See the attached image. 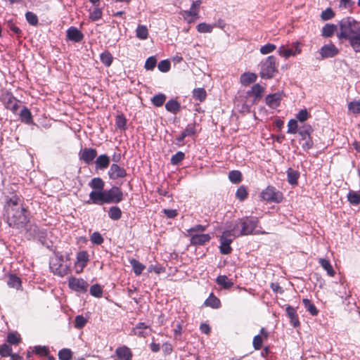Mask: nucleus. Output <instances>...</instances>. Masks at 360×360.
Masks as SVG:
<instances>
[{
	"label": "nucleus",
	"instance_id": "16",
	"mask_svg": "<svg viewBox=\"0 0 360 360\" xmlns=\"http://www.w3.org/2000/svg\"><path fill=\"white\" fill-rule=\"evenodd\" d=\"M338 53V49L333 44H325L319 51V53L323 58L334 57Z\"/></svg>",
	"mask_w": 360,
	"mask_h": 360
},
{
	"label": "nucleus",
	"instance_id": "60",
	"mask_svg": "<svg viewBox=\"0 0 360 360\" xmlns=\"http://www.w3.org/2000/svg\"><path fill=\"white\" fill-rule=\"evenodd\" d=\"M298 125L297 120L294 119L290 120L288 124V134H296L298 133L297 129Z\"/></svg>",
	"mask_w": 360,
	"mask_h": 360
},
{
	"label": "nucleus",
	"instance_id": "55",
	"mask_svg": "<svg viewBox=\"0 0 360 360\" xmlns=\"http://www.w3.org/2000/svg\"><path fill=\"white\" fill-rule=\"evenodd\" d=\"M33 352L40 356H48L49 353H50L49 349L46 346H36Z\"/></svg>",
	"mask_w": 360,
	"mask_h": 360
},
{
	"label": "nucleus",
	"instance_id": "26",
	"mask_svg": "<svg viewBox=\"0 0 360 360\" xmlns=\"http://www.w3.org/2000/svg\"><path fill=\"white\" fill-rule=\"evenodd\" d=\"M181 108V106L180 103L175 99H170L165 104L166 110L174 115L180 111Z\"/></svg>",
	"mask_w": 360,
	"mask_h": 360
},
{
	"label": "nucleus",
	"instance_id": "24",
	"mask_svg": "<svg viewBox=\"0 0 360 360\" xmlns=\"http://www.w3.org/2000/svg\"><path fill=\"white\" fill-rule=\"evenodd\" d=\"M201 1L200 0L195 1L192 3L190 10L184 11L183 16L184 18H187L188 17H196L199 18V8L200 6Z\"/></svg>",
	"mask_w": 360,
	"mask_h": 360
},
{
	"label": "nucleus",
	"instance_id": "48",
	"mask_svg": "<svg viewBox=\"0 0 360 360\" xmlns=\"http://www.w3.org/2000/svg\"><path fill=\"white\" fill-rule=\"evenodd\" d=\"M207 226L196 224L187 230L188 235L191 237L192 234L200 233L207 229Z\"/></svg>",
	"mask_w": 360,
	"mask_h": 360
},
{
	"label": "nucleus",
	"instance_id": "25",
	"mask_svg": "<svg viewBox=\"0 0 360 360\" xmlns=\"http://www.w3.org/2000/svg\"><path fill=\"white\" fill-rule=\"evenodd\" d=\"M204 305L212 309H219L221 307V301L212 292L204 302Z\"/></svg>",
	"mask_w": 360,
	"mask_h": 360
},
{
	"label": "nucleus",
	"instance_id": "50",
	"mask_svg": "<svg viewBox=\"0 0 360 360\" xmlns=\"http://www.w3.org/2000/svg\"><path fill=\"white\" fill-rule=\"evenodd\" d=\"M25 18L27 22L33 26H37L39 23L37 15L31 11H27L25 13Z\"/></svg>",
	"mask_w": 360,
	"mask_h": 360
},
{
	"label": "nucleus",
	"instance_id": "29",
	"mask_svg": "<svg viewBox=\"0 0 360 360\" xmlns=\"http://www.w3.org/2000/svg\"><path fill=\"white\" fill-rule=\"evenodd\" d=\"M257 79V75L252 72H245L240 75V80L243 86H248L255 82Z\"/></svg>",
	"mask_w": 360,
	"mask_h": 360
},
{
	"label": "nucleus",
	"instance_id": "1",
	"mask_svg": "<svg viewBox=\"0 0 360 360\" xmlns=\"http://www.w3.org/2000/svg\"><path fill=\"white\" fill-rule=\"evenodd\" d=\"M4 215L8 225L22 231L30 222V212L24 205V199L16 194L5 196Z\"/></svg>",
	"mask_w": 360,
	"mask_h": 360
},
{
	"label": "nucleus",
	"instance_id": "10",
	"mask_svg": "<svg viewBox=\"0 0 360 360\" xmlns=\"http://www.w3.org/2000/svg\"><path fill=\"white\" fill-rule=\"evenodd\" d=\"M106 204H117L124 199L122 189L117 186H112L109 190H105Z\"/></svg>",
	"mask_w": 360,
	"mask_h": 360
},
{
	"label": "nucleus",
	"instance_id": "53",
	"mask_svg": "<svg viewBox=\"0 0 360 360\" xmlns=\"http://www.w3.org/2000/svg\"><path fill=\"white\" fill-rule=\"evenodd\" d=\"M184 158L185 154L181 151H179L172 156L170 162L173 165H177L184 159Z\"/></svg>",
	"mask_w": 360,
	"mask_h": 360
},
{
	"label": "nucleus",
	"instance_id": "43",
	"mask_svg": "<svg viewBox=\"0 0 360 360\" xmlns=\"http://www.w3.org/2000/svg\"><path fill=\"white\" fill-rule=\"evenodd\" d=\"M77 261L78 263L81 264L82 268L85 267L89 262L88 252L84 250L79 251V252H77Z\"/></svg>",
	"mask_w": 360,
	"mask_h": 360
},
{
	"label": "nucleus",
	"instance_id": "33",
	"mask_svg": "<svg viewBox=\"0 0 360 360\" xmlns=\"http://www.w3.org/2000/svg\"><path fill=\"white\" fill-rule=\"evenodd\" d=\"M216 283L224 289H229L233 285V283L225 275H219L216 279Z\"/></svg>",
	"mask_w": 360,
	"mask_h": 360
},
{
	"label": "nucleus",
	"instance_id": "8",
	"mask_svg": "<svg viewBox=\"0 0 360 360\" xmlns=\"http://www.w3.org/2000/svg\"><path fill=\"white\" fill-rule=\"evenodd\" d=\"M260 197L267 202H280L282 201L283 193L278 191L274 186H268L260 193Z\"/></svg>",
	"mask_w": 360,
	"mask_h": 360
},
{
	"label": "nucleus",
	"instance_id": "35",
	"mask_svg": "<svg viewBox=\"0 0 360 360\" xmlns=\"http://www.w3.org/2000/svg\"><path fill=\"white\" fill-rule=\"evenodd\" d=\"M288 181L290 185H296L297 184V179L300 176L298 171L288 168L287 170Z\"/></svg>",
	"mask_w": 360,
	"mask_h": 360
},
{
	"label": "nucleus",
	"instance_id": "15",
	"mask_svg": "<svg viewBox=\"0 0 360 360\" xmlns=\"http://www.w3.org/2000/svg\"><path fill=\"white\" fill-rule=\"evenodd\" d=\"M132 352L125 345L118 347L115 349V360H132Z\"/></svg>",
	"mask_w": 360,
	"mask_h": 360
},
{
	"label": "nucleus",
	"instance_id": "37",
	"mask_svg": "<svg viewBox=\"0 0 360 360\" xmlns=\"http://www.w3.org/2000/svg\"><path fill=\"white\" fill-rule=\"evenodd\" d=\"M302 303L309 313L312 316H317L319 314V310L316 307V306L309 300L304 298L302 300Z\"/></svg>",
	"mask_w": 360,
	"mask_h": 360
},
{
	"label": "nucleus",
	"instance_id": "9",
	"mask_svg": "<svg viewBox=\"0 0 360 360\" xmlns=\"http://www.w3.org/2000/svg\"><path fill=\"white\" fill-rule=\"evenodd\" d=\"M229 229L223 231L221 236H220V252L223 255H229L232 252V248L231 247V243L233 241V232L231 226H229Z\"/></svg>",
	"mask_w": 360,
	"mask_h": 360
},
{
	"label": "nucleus",
	"instance_id": "4",
	"mask_svg": "<svg viewBox=\"0 0 360 360\" xmlns=\"http://www.w3.org/2000/svg\"><path fill=\"white\" fill-rule=\"evenodd\" d=\"M277 72L276 58L275 56H268L261 62L259 75L262 79H271Z\"/></svg>",
	"mask_w": 360,
	"mask_h": 360
},
{
	"label": "nucleus",
	"instance_id": "58",
	"mask_svg": "<svg viewBox=\"0 0 360 360\" xmlns=\"http://www.w3.org/2000/svg\"><path fill=\"white\" fill-rule=\"evenodd\" d=\"M102 10L98 6H95L94 10L90 12L89 18L92 21H96L102 18Z\"/></svg>",
	"mask_w": 360,
	"mask_h": 360
},
{
	"label": "nucleus",
	"instance_id": "13",
	"mask_svg": "<svg viewBox=\"0 0 360 360\" xmlns=\"http://www.w3.org/2000/svg\"><path fill=\"white\" fill-rule=\"evenodd\" d=\"M5 107L11 110L13 113H17L20 108V101L15 98L11 94L7 93L4 96Z\"/></svg>",
	"mask_w": 360,
	"mask_h": 360
},
{
	"label": "nucleus",
	"instance_id": "51",
	"mask_svg": "<svg viewBox=\"0 0 360 360\" xmlns=\"http://www.w3.org/2000/svg\"><path fill=\"white\" fill-rule=\"evenodd\" d=\"M214 25L201 22L197 25V30L200 33H210L212 32Z\"/></svg>",
	"mask_w": 360,
	"mask_h": 360
},
{
	"label": "nucleus",
	"instance_id": "42",
	"mask_svg": "<svg viewBox=\"0 0 360 360\" xmlns=\"http://www.w3.org/2000/svg\"><path fill=\"white\" fill-rule=\"evenodd\" d=\"M347 200L352 205H358L360 204V194L354 191H349L347 194Z\"/></svg>",
	"mask_w": 360,
	"mask_h": 360
},
{
	"label": "nucleus",
	"instance_id": "31",
	"mask_svg": "<svg viewBox=\"0 0 360 360\" xmlns=\"http://www.w3.org/2000/svg\"><path fill=\"white\" fill-rule=\"evenodd\" d=\"M7 285L10 288L19 290L22 286L21 279L15 274H10L7 281Z\"/></svg>",
	"mask_w": 360,
	"mask_h": 360
},
{
	"label": "nucleus",
	"instance_id": "64",
	"mask_svg": "<svg viewBox=\"0 0 360 360\" xmlns=\"http://www.w3.org/2000/svg\"><path fill=\"white\" fill-rule=\"evenodd\" d=\"M170 62L167 60H161L158 65V68L162 72H167L170 70Z\"/></svg>",
	"mask_w": 360,
	"mask_h": 360
},
{
	"label": "nucleus",
	"instance_id": "27",
	"mask_svg": "<svg viewBox=\"0 0 360 360\" xmlns=\"http://www.w3.org/2000/svg\"><path fill=\"white\" fill-rule=\"evenodd\" d=\"M20 118L22 122L27 124L33 123V118L30 110L25 106H23L22 109L20 112Z\"/></svg>",
	"mask_w": 360,
	"mask_h": 360
},
{
	"label": "nucleus",
	"instance_id": "11",
	"mask_svg": "<svg viewBox=\"0 0 360 360\" xmlns=\"http://www.w3.org/2000/svg\"><path fill=\"white\" fill-rule=\"evenodd\" d=\"M68 286L77 292L85 293L87 292L89 284L83 278L72 276L68 279Z\"/></svg>",
	"mask_w": 360,
	"mask_h": 360
},
{
	"label": "nucleus",
	"instance_id": "62",
	"mask_svg": "<svg viewBox=\"0 0 360 360\" xmlns=\"http://www.w3.org/2000/svg\"><path fill=\"white\" fill-rule=\"evenodd\" d=\"M12 352V348L9 345L3 344L0 345V355L3 357L9 356Z\"/></svg>",
	"mask_w": 360,
	"mask_h": 360
},
{
	"label": "nucleus",
	"instance_id": "20",
	"mask_svg": "<svg viewBox=\"0 0 360 360\" xmlns=\"http://www.w3.org/2000/svg\"><path fill=\"white\" fill-rule=\"evenodd\" d=\"M281 99V94L280 93L271 94L267 95L265 98L266 104L269 108L276 109L280 105Z\"/></svg>",
	"mask_w": 360,
	"mask_h": 360
},
{
	"label": "nucleus",
	"instance_id": "38",
	"mask_svg": "<svg viewBox=\"0 0 360 360\" xmlns=\"http://www.w3.org/2000/svg\"><path fill=\"white\" fill-rule=\"evenodd\" d=\"M108 217L112 220H119L122 217V211L117 206H112L109 208Z\"/></svg>",
	"mask_w": 360,
	"mask_h": 360
},
{
	"label": "nucleus",
	"instance_id": "7",
	"mask_svg": "<svg viewBox=\"0 0 360 360\" xmlns=\"http://www.w3.org/2000/svg\"><path fill=\"white\" fill-rule=\"evenodd\" d=\"M311 131L312 129L310 125L303 126L298 130V134L301 136L300 143L302 145V148L304 151L309 150L314 146V142L311 136Z\"/></svg>",
	"mask_w": 360,
	"mask_h": 360
},
{
	"label": "nucleus",
	"instance_id": "21",
	"mask_svg": "<svg viewBox=\"0 0 360 360\" xmlns=\"http://www.w3.org/2000/svg\"><path fill=\"white\" fill-rule=\"evenodd\" d=\"M285 312L292 326L295 328L300 326V323L295 308L290 305H288L285 308Z\"/></svg>",
	"mask_w": 360,
	"mask_h": 360
},
{
	"label": "nucleus",
	"instance_id": "46",
	"mask_svg": "<svg viewBox=\"0 0 360 360\" xmlns=\"http://www.w3.org/2000/svg\"><path fill=\"white\" fill-rule=\"evenodd\" d=\"M229 179L233 184H239L242 181V174L238 170H232L229 173Z\"/></svg>",
	"mask_w": 360,
	"mask_h": 360
},
{
	"label": "nucleus",
	"instance_id": "47",
	"mask_svg": "<svg viewBox=\"0 0 360 360\" xmlns=\"http://www.w3.org/2000/svg\"><path fill=\"white\" fill-rule=\"evenodd\" d=\"M58 355L60 360H71L72 358V352L70 349L64 348L58 352Z\"/></svg>",
	"mask_w": 360,
	"mask_h": 360
},
{
	"label": "nucleus",
	"instance_id": "32",
	"mask_svg": "<svg viewBox=\"0 0 360 360\" xmlns=\"http://www.w3.org/2000/svg\"><path fill=\"white\" fill-rule=\"evenodd\" d=\"M319 264L322 266L323 269L327 271L328 276L333 277L335 274V271L333 269L330 261L328 259L324 258H320L319 259Z\"/></svg>",
	"mask_w": 360,
	"mask_h": 360
},
{
	"label": "nucleus",
	"instance_id": "17",
	"mask_svg": "<svg viewBox=\"0 0 360 360\" xmlns=\"http://www.w3.org/2000/svg\"><path fill=\"white\" fill-rule=\"evenodd\" d=\"M66 37L68 40L78 43L84 39V34L77 27L71 26L66 31Z\"/></svg>",
	"mask_w": 360,
	"mask_h": 360
},
{
	"label": "nucleus",
	"instance_id": "12",
	"mask_svg": "<svg viewBox=\"0 0 360 360\" xmlns=\"http://www.w3.org/2000/svg\"><path fill=\"white\" fill-rule=\"evenodd\" d=\"M97 156V150L92 148H84L79 152V160L90 165Z\"/></svg>",
	"mask_w": 360,
	"mask_h": 360
},
{
	"label": "nucleus",
	"instance_id": "54",
	"mask_svg": "<svg viewBox=\"0 0 360 360\" xmlns=\"http://www.w3.org/2000/svg\"><path fill=\"white\" fill-rule=\"evenodd\" d=\"M87 323V319L82 315H77L75 319V327L81 329L85 326Z\"/></svg>",
	"mask_w": 360,
	"mask_h": 360
},
{
	"label": "nucleus",
	"instance_id": "14",
	"mask_svg": "<svg viewBox=\"0 0 360 360\" xmlns=\"http://www.w3.org/2000/svg\"><path fill=\"white\" fill-rule=\"evenodd\" d=\"M127 175V171L116 163L110 165L108 171V176L110 179L115 180L119 178H124Z\"/></svg>",
	"mask_w": 360,
	"mask_h": 360
},
{
	"label": "nucleus",
	"instance_id": "57",
	"mask_svg": "<svg viewBox=\"0 0 360 360\" xmlns=\"http://www.w3.org/2000/svg\"><path fill=\"white\" fill-rule=\"evenodd\" d=\"M278 53H279L280 56H281L285 58H288L291 56H295V52H293L292 49H286L283 46H281L278 49Z\"/></svg>",
	"mask_w": 360,
	"mask_h": 360
},
{
	"label": "nucleus",
	"instance_id": "49",
	"mask_svg": "<svg viewBox=\"0 0 360 360\" xmlns=\"http://www.w3.org/2000/svg\"><path fill=\"white\" fill-rule=\"evenodd\" d=\"M248 193L245 186H240L236 191V197L240 201H243L248 198Z\"/></svg>",
	"mask_w": 360,
	"mask_h": 360
},
{
	"label": "nucleus",
	"instance_id": "52",
	"mask_svg": "<svg viewBox=\"0 0 360 360\" xmlns=\"http://www.w3.org/2000/svg\"><path fill=\"white\" fill-rule=\"evenodd\" d=\"M89 292L94 297H101L103 295V289L100 285L94 284L91 286Z\"/></svg>",
	"mask_w": 360,
	"mask_h": 360
},
{
	"label": "nucleus",
	"instance_id": "18",
	"mask_svg": "<svg viewBox=\"0 0 360 360\" xmlns=\"http://www.w3.org/2000/svg\"><path fill=\"white\" fill-rule=\"evenodd\" d=\"M211 236L208 233L192 234L190 243L193 245H204L211 240Z\"/></svg>",
	"mask_w": 360,
	"mask_h": 360
},
{
	"label": "nucleus",
	"instance_id": "5",
	"mask_svg": "<svg viewBox=\"0 0 360 360\" xmlns=\"http://www.w3.org/2000/svg\"><path fill=\"white\" fill-rule=\"evenodd\" d=\"M25 231V237L27 240H38L41 243H44L46 238V231L44 229L39 228L37 224H32L30 221L26 227L22 229Z\"/></svg>",
	"mask_w": 360,
	"mask_h": 360
},
{
	"label": "nucleus",
	"instance_id": "19",
	"mask_svg": "<svg viewBox=\"0 0 360 360\" xmlns=\"http://www.w3.org/2000/svg\"><path fill=\"white\" fill-rule=\"evenodd\" d=\"M86 202L88 204L93 203L96 205H103L106 203L105 191H91L89 193V200Z\"/></svg>",
	"mask_w": 360,
	"mask_h": 360
},
{
	"label": "nucleus",
	"instance_id": "3",
	"mask_svg": "<svg viewBox=\"0 0 360 360\" xmlns=\"http://www.w3.org/2000/svg\"><path fill=\"white\" fill-rule=\"evenodd\" d=\"M258 223L259 220L255 217H246L238 219L234 225L231 226L233 236L236 238L253 234Z\"/></svg>",
	"mask_w": 360,
	"mask_h": 360
},
{
	"label": "nucleus",
	"instance_id": "23",
	"mask_svg": "<svg viewBox=\"0 0 360 360\" xmlns=\"http://www.w3.org/2000/svg\"><path fill=\"white\" fill-rule=\"evenodd\" d=\"M148 329H150L149 325L140 322L133 328L132 332L134 335L146 338L148 335V332L147 331Z\"/></svg>",
	"mask_w": 360,
	"mask_h": 360
},
{
	"label": "nucleus",
	"instance_id": "40",
	"mask_svg": "<svg viewBox=\"0 0 360 360\" xmlns=\"http://www.w3.org/2000/svg\"><path fill=\"white\" fill-rule=\"evenodd\" d=\"M117 129L120 131H125L127 129V119L123 114L117 115L115 119Z\"/></svg>",
	"mask_w": 360,
	"mask_h": 360
},
{
	"label": "nucleus",
	"instance_id": "56",
	"mask_svg": "<svg viewBox=\"0 0 360 360\" xmlns=\"http://www.w3.org/2000/svg\"><path fill=\"white\" fill-rule=\"evenodd\" d=\"M157 64V59L155 56H150L146 60L144 68L146 70H153Z\"/></svg>",
	"mask_w": 360,
	"mask_h": 360
},
{
	"label": "nucleus",
	"instance_id": "41",
	"mask_svg": "<svg viewBox=\"0 0 360 360\" xmlns=\"http://www.w3.org/2000/svg\"><path fill=\"white\" fill-rule=\"evenodd\" d=\"M136 36L141 40L146 39L148 37V30L146 25H139L136 30Z\"/></svg>",
	"mask_w": 360,
	"mask_h": 360
},
{
	"label": "nucleus",
	"instance_id": "34",
	"mask_svg": "<svg viewBox=\"0 0 360 360\" xmlns=\"http://www.w3.org/2000/svg\"><path fill=\"white\" fill-rule=\"evenodd\" d=\"M129 263L131 265L133 271L136 276L141 275L143 271L145 269L146 266L136 259H130Z\"/></svg>",
	"mask_w": 360,
	"mask_h": 360
},
{
	"label": "nucleus",
	"instance_id": "6",
	"mask_svg": "<svg viewBox=\"0 0 360 360\" xmlns=\"http://www.w3.org/2000/svg\"><path fill=\"white\" fill-rule=\"evenodd\" d=\"M49 264L51 271L54 275L63 277L69 273V266L63 264L62 255H56L51 259Z\"/></svg>",
	"mask_w": 360,
	"mask_h": 360
},
{
	"label": "nucleus",
	"instance_id": "45",
	"mask_svg": "<svg viewBox=\"0 0 360 360\" xmlns=\"http://www.w3.org/2000/svg\"><path fill=\"white\" fill-rule=\"evenodd\" d=\"M166 98L167 96L164 94L160 93L158 94L155 95L151 98V102L153 105H155V107H160L164 104V103L166 101Z\"/></svg>",
	"mask_w": 360,
	"mask_h": 360
},
{
	"label": "nucleus",
	"instance_id": "39",
	"mask_svg": "<svg viewBox=\"0 0 360 360\" xmlns=\"http://www.w3.org/2000/svg\"><path fill=\"white\" fill-rule=\"evenodd\" d=\"M207 93L203 88L194 89L193 91V97L200 102H202L206 99Z\"/></svg>",
	"mask_w": 360,
	"mask_h": 360
},
{
	"label": "nucleus",
	"instance_id": "28",
	"mask_svg": "<svg viewBox=\"0 0 360 360\" xmlns=\"http://www.w3.org/2000/svg\"><path fill=\"white\" fill-rule=\"evenodd\" d=\"M89 186L94 189V191H104L105 182L100 177L93 178L89 183Z\"/></svg>",
	"mask_w": 360,
	"mask_h": 360
},
{
	"label": "nucleus",
	"instance_id": "61",
	"mask_svg": "<svg viewBox=\"0 0 360 360\" xmlns=\"http://www.w3.org/2000/svg\"><path fill=\"white\" fill-rule=\"evenodd\" d=\"M348 110L354 114L360 113V100L351 101L348 104Z\"/></svg>",
	"mask_w": 360,
	"mask_h": 360
},
{
	"label": "nucleus",
	"instance_id": "44",
	"mask_svg": "<svg viewBox=\"0 0 360 360\" xmlns=\"http://www.w3.org/2000/svg\"><path fill=\"white\" fill-rule=\"evenodd\" d=\"M336 26L333 24H326L321 30V35L324 37H330L333 35Z\"/></svg>",
	"mask_w": 360,
	"mask_h": 360
},
{
	"label": "nucleus",
	"instance_id": "36",
	"mask_svg": "<svg viewBox=\"0 0 360 360\" xmlns=\"http://www.w3.org/2000/svg\"><path fill=\"white\" fill-rule=\"evenodd\" d=\"M100 60L105 67H110L113 61V56L108 51H105L100 54Z\"/></svg>",
	"mask_w": 360,
	"mask_h": 360
},
{
	"label": "nucleus",
	"instance_id": "22",
	"mask_svg": "<svg viewBox=\"0 0 360 360\" xmlns=\"http://www.w3.org/2000/svg\"><path fill=\"white\" fill-rule=\"evenodd\" d=\"M94 162L96 169L104 170L108 167L110 159L107 155L103 154L98 156Z\"/></svg>",
	"mask_w": 360,
	"mask_h": 360
},
{
	"label": "nucleus",
	"instance_id": "30",
	"mask_svg": "<svg viewBox=\"0 0 360 360\" xmlns=\"http://www.w3.org/2000/svg\"><path fill=\"white\" fill-rule=\"evenodd\" d=\"M264 91V87L259 84H255L252 86L251 89L247 92V95L254 96L255 99H259L262 98Z\"/></svg>",
	"mask_w": 360,
	"mask_h": 360
},
{
	"label": "nucleus",
	"instance_id": "59",
	"mask_svg": "<svg viewBox=\"0 0 360 360\" xmlns=\"http://www.w3.org/2000/svg\"><path fill=\"white\" fill-rule=\"evenodd\" d=\"M90 239L91 243L95 245H101L104 240L102 235L97 231H95L91 234Z\"/></svg>",
	"mask_w": 360,
	"mask_h": 360
},
{
	"label": "nucleus",
	"instance_id": "63",
	"mask_svg": "<svg viewBox=\"0 0 360 360\" xmlns=\"http://www.w3.org/2000/svg\"><path fill=\"white\" fill-rule=\"evenodd\" d=\"M335 16V13L331 8H327L323 11L321 14V18L323 20H328L332 19Z\"/></svg>",
	"mask_w": 360,
	"mask_h": 360
},
{
	"label": "nucleus",
	"instance_id": "2",
	"mask_svg": "<svg viewBox=\"0 0 360 360\" xmlns=\"http://www.w3.org/2000/svg\"><path fill=\"white\" fill-rule=\"evenodd\" d=\"M339 27L338 39L347 40L356 53H360V22L347 17L340 21Z\"/></svg>",
	"mask_w": 360,
	"mask_h": 360
}]
</instances>
